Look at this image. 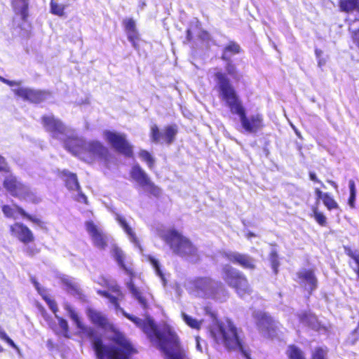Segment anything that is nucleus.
Listing matches in <instances>:
<instances>
[{
	"label": "nucleus",
	"mask_w": 359,
	"mask_h": 359,
	"mask_svg": "<svg viewBox=\"0 0 359 359\" xmlns=\"http://www.w3.org/2000/svg\"><path fill=\"white\" fill-rule=\"evenodd\" d=\"M0 171L8 172L9 168L5 161V158L0 155Z\"/></svg>",
	"instance_id": "51"
},
{
	"label": "nucleus",
	"mask_w": 359,
	"mask_h": 359,
	"mask_svg": "<svg viewBox=\"0 0 359 359\" xmlns=\"http://www.w3.org/2000/svg\"><path fill=\"white\" fill-rule=\"evenodd\" d=\"M269 259L273 272L275 273H277L278 271V267L280 264L278 253L276 251L271 252L269 255Z\"/></svg>",
	"instance_id": "41"
},
{
	"label": "nucleus",
	"mask_w": 359,
	"mask_h": 359,
	"mask_svg": "<svg viewBox=\"0 0 359 359\" xmlns=\"http://www.w3.org/2000/svg\"><path fill=\"white\" fill-rule=\"evenodd\" d=\"M4 188L13 196L25 199L34 203H39L41 199L35 192L27 186L18 181L17 178L10 175L4 181Z\"/></svg>",
	"instance_id": "8"
},
{
	"label": "nucleus",
	"mask_w": 359,
	"mask_h": 359,
	"mask_svg": "<svg viewBox=\"0 0 359 359\" xmlns=\"http://www.w3.org/2000/svg\"><path fill=\"white\" fill-rule=\"evenodd\" d=\"M312 215L311 216L313 217L315 221L321 226H327V218L323 215V212L318 210V205H313L311 207Z\"/></svg>",
	"instance_id": "31"
},
{
	"label": "nucleus",
	"mask_w": 359,
	"mask_h": 359,
	"mask_svg": "<svg viewBox=\"0 0 359 359\" xmlns=\"http://www.w3.org/2000/svg\"><path fill=\"white\" fill-rule=\"evenodd\" d=\"M87 315L90 321L95 325L106 329L109 325V321L106 316L100 311L94 309H88Z\"/></svg>",
	"instance_id": "21"
},
{
	"label": "nucleus",
	"mask_w": 359,
	"mask_h": 359,
	"mask_svg": "<svg viewBox=\"0 0 359 359\" xmlns=\"http://www.w3.org/2000/svg\"><path fill=\"white\" fill-rule=\"evenodd\" d=\"M357 341H358V339H356V338H355V339H352V340L349 342V344H350L351 345H355V344H356Z\"/></svg>",
	"instance_id": "60"
},
{
	"label": "nucleus",
	"mask_w": 359,
	"mask_h": 359,
	"mask_svg": "<svg viewBox=\"0 0 359 359\" xmlns=\"http://www.w3.org/2000/svg\"><path fill=\"white\" fill-rule=\"evenodd\" d=\"M326 62V60L323 57H319L318 58V66L319 67H322L323 65H325Z\"/></svg>",
	"instance_id": "56"
},
{
	"label": "nucleus",
	"mask_w": 359,
	"mask_h": 359,
	"mask_svg": "<svg viewBox=\"0 0 359 359\" xmlns=\"http://www.w3.org/2000/svg\"><path fill=\"white\" fill-rule=\"evenodd\" d=\"M212 279L208 277H198L194 280L196 288L203 290L210 285Z\"/></svg>",
	"instance_id": "35"
},
{
	"label": "nucleus",
	"mask_w": 359,
	"mask_h": 359,
	"mask_svg": "<svg viewBox=\"0 0 359 359\" xmlns=\"http://www.w3.org/2000/svg\"><path fill=\"white\" fill-rule=\"evenodd\" d=\"M18 208H20V207L11 208L9 205H4L2 207V211L6 217L15 218V212H19Z\"/></svg>",
	"instance_id": "43"
},
{
	"label": "nucleus",
	"mask_w": 359,
	"mask_h": 359,
	"mask_svg": "<svg viewBox=\"0 0 359 359\" xmlns=\"http://www.w3.org/2000/svg\"><path fill=\"white\" fill-rule=\"evenodd\" d=\"M116 220L118 222V224L120 225V226L123 229L124 232L128 236L130 241L135 245H138L139 244L138 238L136 236L135 231L128 224L126 219L123 216H121V215H116Z\"/></svg>",
	"instance_id": "23"
},
{
	"label": "nucleus",
	"mask_w": 359,
	"mask_h": 359,
	"mask_svg": "<svg viewBox=\"0 0 359 359\" xmlns=\"http://www.w3.org/2000/svg\"><path fill=\"white\" fill-rule=\"evenodd\" d=\"M299 321L307 326H309L313 320H316V316L309 312L304 311L298 315Z\"/></svg>",
	"instance_id": "38"
},
{
	"label": "nucleus",
	"mask_w": 359,
	"mask_h": 359,
	"mask_svg": "<svg viewBox=\"0 0 359 359\" xmlns=\"http://www.w3.org/2000/svg\"><path fill=\"white\" fill-rule=\"evenodd\" d=\"M224 61L226 62L225 69L227 74L230 76H232L233 77H236L238 71L236 65L232 62L231 60Z\"/></svg>",
	"instance_id": "42"
},
{
	"label": "nucleus",
	"mask_w": 359,
	"mask_h": 359,
	"mask_svg": "<svg viewBox=\"0 0 359 359\" xmlns=\"http://www.w3.org/2000/svg\"><path fill=\"white\" fill-rule=\"evenodd\" d=\"M128 288L131 292L133 296L138 301L142 309H147L149 308L148 297H152L149 292H144L139 288L135 287L132 281L128 283Z\"/></svg>",
	"instance_id": "20"
},
{
	"label": "nucleus",
	"mask_w": 359,
	"mask_h": 359,
	"mask_svg": "<svg viewBox=\"0 0 359 359\" xmlns=\"http://www.w3.org/2000/svg\"><path fill=\"white\" fill-rule=\"evenodd\" d=\"M163 239L175 255L182 258L198 257L195 245L177 230L170 229L165 234Z\"/></svg>",
	"instance_id": "5"
},
{
	"label": "nucleus",
	"mask_w": 359,
	"mask_h": 359,
	"mask_svg": "<svg viewBox=\"0 0 359 359\" xmlns=\"http://www.w3.org/2000/svg\"><path fill=\"white\" fill-rule=\"evenodd\" d=\"M65 309L69 313V317L75 323L77 327L86 333L93 341L94 349L98 359H112V347L104 345L102 341L94 336L93 329L82 324L78 314L68 304L65 305Z\"/></svg>",
	"instance_id": "7"
},
{
	"label": "nucleus",
	"mask_w": 359,
	"mask_h": 359,
	"mask_svg": "<svg viewBox=\"0 0 359 359\" xmlns=\"http://www.w3.org/2000/svg\"><path fill=\"white\" fill-rule=\"evenodd\" d=\"M344 250L346 255L353 259L357 264L358 267L355 272L357 275V277L359 278V253L357 251L353 250L349 247H345Z\"/></svg>",
	"instance_id": "39"
},
{
	"label": "nucleus",
	"mask_w": 359,
	"mask_h": 359,
	"mask_svg": "<svg viewBox=\"0 0 359 359\" xmlns=\"http://www.w3.org/2000/svg\"><path fill=\"white\" fill-rule=\"evenodd\" d=\"M350 196L348 199V203L351 208H355V201L356 197V189L355 184L353 180H350L348 182Z\"/></svg>",
	"instance_id": "37"
},
{
	"label": "nucleus",
	"mask_w": 359,
	"mask_h": 359,
	"mask_svg": "<svg viewBox=\"0 0 359 359\" xmlns=\"http://www.w3.org/2000/svg\"><path fill=\"white\" fill-rule=\"evenodd\" d=\"M224 257L229 262L241 266L242 268L254 270L256 268L255 260L247 254L237 252H225Z\"/></svg>",
	"instance_id": "15"
},
{
	"label": "nucleus",
	"mask_w": 359,
	"mask_h": 359,
	"mask_svg": "<svg viewBox=\"0 0 359 359\" xmlns=\"http://www.w3.org/2000/svg\"><path fill=\"white\" fill-rule=\"evenodd\" d=\"M314 193L316 194V203L314 205H318L319 204L320 200L323 201V198H324L325 195L327 194V192H323L319 188H315Z\"/></svg>",
	"instance_id": "48"
},
{
	"label": "nucleus",
	"mask_w": 359,
	"mask_h": 359,
	"mask_svg": "<svg viewBox=\"0 0 359 359\" xmlns=\"http://www.w3.org/2000/svg\"><path fill=\"white\" fill-rule=\"evenodd\" d=\"M127 22L131 23L133 22V21L132 20H129Z\"/></svg>",
	"instance_id": "63"
},
{
	"label": "nucleus",
	"mask_w": 359,
	"mask_h": 359,
	"mask_svg": "<svg viewBox=\"0 0 359 359\" xmlns=\"http://www.w3.org/2000/svg\"><path fill=\"white\" fill-rule=\"evenodd\" d=\"M4 340L6 341L7 343H8L13 348H14L15 349H16L17 351H19V348L17 346V345L13 342V341L11 339H10L8 337H7Z\"/></svg>",
	"instance_id": "54"
},
{
	"label": "nucleus",
	"mask_w": 359,
	"mask_h": 359,
	"mask_svg": "<svg viewBox=\"0 0 359 359\" xmlns=\"http://www.w3.org/2000/svg\"><path fill=\"white\" fill-rule=\"evenodd\" d=\"M113 302H114V306H116L118 304L117 299L114 297Z\"/></svg>",
	"instance_id": "61"
},
{
	"label": "nucleus",
	"mask_w": 359,
	"mask_h": 359,
	"mask_svg": "<svg viewBox=\"0 0 359 359\" xmlns=\"http://www.w3.org/2000/svg\"><path fill=\"white\" fill-rule=\"evenodd\" d=\"M241 332L231 321L217 323L210 328V335L215 343L223 345L229 351L238 350L246 359H252Z\"/></svg>",
	"instance_id": "4"
},
{
	"label": "nucleus",
	"mask_w": 359,
	"mask_h": 359,
	"mask_svg": "<svg viewBox=\"0 0 359 359\" xmlns=\"http://www.w3.org/2000/svg\"><path fill=\"white\" fill-rule=\"evenodd\" d=\"M349 32L353 42L359 48V27L353 29H349Z\"/></svg>",
	"instance_id": "47"
},
{
	"label": "nucleus",
	"mask_w": 359,
	"mask_h": 359,
	"mask_svg": "<svg viewBox=\"0 0 359 359\" xmlns=\"http://www.w3.org/2000/svg\"><path fill=\"white\" fill-rule=\"evenodd\" d=\"M315 54H316V56L317 58H319V57H322V55H323V50L318 49V48H316L315 49Z\"/></svg>",
	"instance_id": "57"
},
{
	"label": "nucleus",
	"mask_w": 359,
	"mask_h": 359,
	"mask_svg": "<svg viewBox=\"0 0 359 359\" xmlns=\"http://www.w3.org/2000/svg\"><path fill=\"white\" fill-rule=\"evenodd\" d=\"M85 226L93 245L100 249H104L107 245V238L102 227L93 221H87Z\"/></svg>",
	"instance_id": "12"
},
{
	"label": "nucleus",
	"mask_w": 359,
	"mask_h": 359,
	"mask_svg": "<svg viewBox=\"0 0 359 359\" xmlns=\"http://www.w3.org/2000/svg\"><path fill=\"white\" fill-rule=\"evenodd\" d=\"M311 359H327V348L318 346L312 351Z\"/></svg>",
	"instance_id": "36"
},
{
	"label": "nucleus",
	"mask_w": 359,
	"mask_h": 359,
	"mask_svg": "<svg viewBox=\"0 0 359 359\" xmlns=\"http://www.w3.org/2000/svg\"><path fill=\"white\" fill-rule=\"evenodd\" d=\"M113 291H114V292H117V291H118V290L116 287H114V286Z\"/></svg>",
	"instance_id": "62"
},
{
	"label": "nucleus",
	"mask_w": 359,
	"mask_h": 359,
	"mask_svg": "<svg viewBox=\"0 0 359 359\" xmlns=\"http://www.w3.org/2000/svg\"><path fill=\"white\" fill-rule=\"evenodd\" d=\"M32 283L38 291V292L41 295L43 299L46 302L50 309L55 313L57 311V306L54 300L51 299V298L48 296L47 291L43 287L40 286V284L35 280H32Z\"/></svg>",
	"instance_id": "27"
},
{
	"label": "nucleus",
	"mask_w": 359,
	"mask_h": 359,
	"mask_svg": "<svg viewBox=\"0 0 359 359\" xmlns=\"http://www.w3.org/2000/svg\"><path fill=\"white\" fill-rule=\"evenodd\" d=\"M241 48L239 44L233 41H231L224 48L221 55V59L222 60H229L231 55L238 54L241 53Z\"/></svg>",
	"instance_id": "26"
},
{
	"label": "nucleus",
	"mask_w": 359,
	"mask_h": 359,
	"mask_svg": "<svg viewBox=\"0 0 359 359\" xmlns=\"http://www.w3.org/2000/svg\"><path fill=\"white\" fill-rule=\"evenodd\" d=\"M13 90L16 95L22 98L24 100L34 103L40 102L48 96V94L46 92L27 88H18L17 89H13Z\"/></svg>",
	"instance_id": "18"
},
{
	"label": "nucleus",
	"mask_w": 359,
	"mask_h": 359,
	"mask_svg": "<svg viewBox=\"0 0 359 359\" xmlns=\"http://www.w3.org/2000/svg\"><path fill=\"white\" fill-rule=\"evenodd\" d=\"M198 32L197 36L199 41L198 46L204 50H208L210 48L211 45H215V43L212 38L210 33H208L205 30H202L199 29V27L196 25L194 27L191 29H188L187 30V40L188 41H191L193 40L192 32Z\"/></svg>",
	"instance_id": "17"
},
{
	"label": "nucleus",
	"mask_w": 359,
	"mask_h": 359,
	"mask_svg": "<svg viewBox=\"0 0 359 359\" xmlns=\"http://www.w3.org/2000/svg\"><path fill=\"white\" fill-rule=\"evenodd\" d=\"M51 11L53 14L62 15L63 14L64 6L52 1L50 4Z\"/></svg>",
	"instance_id": "45"
},
{
	"label": "nucleus",
	"mask_w": 359,
	"mask_h": 359,
	"mask_svg": "<svg viewBox=\"0 0 359 359\" xmlns=\"http://www.w3.org/2000/svg\"><path fill=\"white\" fill-rule=\"evenodd\" d=\"M219 83L220 98L225 102L231 112L237 114L244 130L249 133H257L264 127L263 115L259 113L247 116L245 107L236 91L224 73L215 74Z\"/></svg>",
	"instance_id": "3"
},
{
	"label": "nucleus",
	"mask_w": 359,
	"mask_h": 359,
	"mask_svg": "<svg viewBox=\"0 0 359 359\" xmlns=\"http://www.w3.org/2000/svg\"><path fill=\"white\" fill-rule=\"evenodd\" d=\"M286 355L288 359H306L302 350L294 344L288 345Z\"/></svg>",
	"instance_id": "29"
},
{
	"label": "nucleus",
	"mask_w": 359,
	"mask_h": 359,
	"mask_svg": "<svg viewBox=\"0 0 359 359\" xmlns=\"http://www.w3.org/2000/svg\"><path fill=\"white\" fill-rule=\"evenodd\" d=\"M10 229L12 235L24 243H29L34 241V238L32 231L22 223H15L11 226Z\"/></svg>",
	"instance_id": "19"
},
{
	"label": "nucleus",
	"mask_w": 359,
	"mask_h": 359,
	"mask_svg": "<svg viewBox=\"0 0 359 359\" xmlns=\"http://www.w3.org/2000/svg\"><path fill=\"white\" fill-rule=\"evenodd\" d=\"M177 133L176 125L166 126L161 132L159 127L154 123L150 127L149 137L151 141L154 144L170 145L175 141Z\"/></svg>",
	"instance_id": "11"
},
{
	"label": "nucleus",
	"mask_w": 359,
	"mask_h": 359,
	"mask_svg": "<svg viewBox=\"0 0 359 359\" xmlns=\"http://www.w3.org/2000/svg\"><path fill=\"white\" fill-rule=\"evenodd\" d=\"M18 1L14 3V9L16 13H20L22 20H26L27 15V0H19L20 6H17Z\"/></svg>",
	"instance_id": "34"
},
{
	"label": "nucleus",
	"mask_w": 359,
	"mask_h": 359,
	"mask_svg": "<svg viewBox=\"0 0 359 359\" xmlns=\"http://www.w3.org/2000/svg\"><path fill=\"white\" fill-rule=\"evenodd\" d=\"M183 320L190 327L196 330H200L201 327V322L197 319L192 318L187 314H183Z\"/></svg>",
	"instance_id": "40"
},
{
	"label": "nucleus",
	"mask_w": 359,
	"mask_h": 359,
	"mask_svg": "<svg viewBox=\"0 0 359 359\" xmlns=\"http://www.w3.org/2000/svg\"><path fill=\"white\" fill-rule=\"evenodd\" d=\"M19 213L21 214L23 217L27 218L29 220L32 222L33 223L41 226L42 224V222L39 218L34 217L33 216H31L30 215H28L25 212V210L22 208H18Z\"/></svg>",
	"instance_id": "46"
},
{
	"label": "nucleus",
	"mask_w": 359,
	"mask_h": 359,
	"mask_svg": "<svg viewBox=\"0 0 359 359\" xmlns=\"http://www.w3.org/2000/svg\"><path fill=\"white\" fill-rule=\"evenodd\" d=\"M104 137L109 144H112V133L111 131H105L104 133Z\"/></svg>",
	"instance_id": "53"
},
{
	"label": "nucleus",
	"mask_w": 359,
	"mask_h": 359,
	"mask_svg": "<svg viewBox=\"0 0 359 359\" xmlns=\"http://www.w3.org/2000/svg\"><path fill=\"white\" fill-rule=\"evenodd\" d=\"M59 280L62 287L69 293L78 294L79 292V287L76 282L72 278L62 275L59 277Z\"/></svg>",
	"instance_id": "24"
},
{
	"label": "nucleus",
	"mask_w": 359,
	"mask_h": 359,
	"mask_svg": "<svg viewBox=\"0 0 359 359\" xmlns=\"http://www.w3.org/2000/svg\"><path fill=\"white\" fill-rule=\"evenodd\" d=\"M327 182L328 184H330L334 189L337 188V183L334 181L328 180Z\"/></svg>",
	"instance_id": "59"
},
{
	"label": "nucleus",
	"mask_w": 359,
	"mask_h": 359,
	"mask_svg": "<svg viewBox=\"0 0 359 359\" xmlns=\"http://www.w3.org/2000/svg\"><path fill=\"white\" fill-rule=\"evenodd\" d=\"M0 351H2V347L1 345H0Z\"/></svg>",
	"instance_id": "64"
},
{
	"label": "nucleus",
	"mask_w": 359,
	"mask_h": 359,
	"mask_svg": "<svg viewBox=\"0 0 359 359\" xmlns=\"http://www.w3.org/2000/svg\"><path fill=\"white\" fill-rule=\"evenodd\" d=\"M327 182L328 184H330L334 189L337 188V183L334 181L328 180Z\"/></svg>",
	"instance_id": "58"
},
{
	"label": "nucleus",
	"mask_w": 359,
	"mask_h": 359,
	"mask_svg": "<svg viewBox=\"0 0 359 359\" xmlns=\"http://www.w3.org/2000/svg\"><path fill=\"white\" fill-rule=\"evenodd\" d=\"M297 281L307 287L309 294L312 292L318 287V278L316 276L315 271L312 269H304L296 273Z\"/></svg>",
	"instance_id": "14"
},
{
	"label": "nucleus",
	"mask_w": 359,
	"mask_h": 359,
	"mask_svg": "<svg viewBox=\"0 0 359 359\" xmlns=\"http://www.w3.org/2000/svg\"><path fill=\"white\" fill-rule=\"evenodd\" d=\"M309 179L310 180H311L312 182H315V183H318V184H320L321 185L322 187H325V185L323 184V183L322 182V181H320L316 174L314 172H309Z\"/></svg>",
	"instance_id": "50"
},
{
	"label": "nucleus",
	"mask_w": 359,
	"mask_h": 359,
	"mask_svg": "<svg viewBox=\"0 0 359 359\" xmlns=\"http://www.w3.org/2000/svg\"><path fill=\"white\" fill-rule=\"evenodd\" d=\"M98 292L100 294H102V296H104V297H107V299H109V300L110 302L112 300V297H111L109 291L104 290V291H99Z\"/></svg>",
	"instance_id": "55"
},
{
	"label": "nucleus",
	"mask_w": 359,
	"mask_h": 359,
	"mask_svg": "<svg viewBox=\"0 0 359 359\" xmlns=\"http://www.w3.org/2000/svg\"><path fill=\"white\" fill-rule=\"evenodd\" d=\"M323 205L326 207V208L331 211L332 210H337L339 208L338 203L335 201L333 196L327 193L325 195L324 198L322 201Z\"/></svg>",
	"instance_id": "33"
},
{
	"label": "nucleus",
	"mask_w": 359,
	"mask_h": 359,
	"mask_svg": "<svg viewBox=\"0 0 359 359\" xmlns=\"http://www.w3.org/2000/svg\"><path fill=\"white\" fill-rule=\"evenodd\" d=\"M42 125L47 132L54 137L65 142L66 148L74 155L88 152L104 161H107L108 150L100 142H86L78 137L73 130L65 126L59 119L53 115L43 116Z\"/></svg>",
	"instance_id": "1"
},
{
	"label": "nucleus",
	"mask_w": 359,
	"mask_h": 359,
	"mask_svg": "<svg viewBox=\"0 0 359 359\" xmlns=\"http://www.w3.org/2000/svg\"><path fill=\"white\" fill-rule=\"evenodd\" d=\"M139 157L145 162L149 168L152 169L154 167L155 159L147 150L141 149L138 153Z\"/></svg>",
	"instance_id": "32"
},
{
	"label": "nucleus",
	"mask_w": 359,
	"mask_h": 359,
	"mask_svg": "<svg viewBox=\"0 0 359 359\" xmlns=\"http://www.w3.org/2000/svg\"><path fill=\"white\" fill-rule=\"evenodd\" d=\"M151 264H152V266L154 267V269H156V273L161 276H163V273L160 269V266H159V264H158V262L154 257H149V258Z\"/></svg>",
	"instance_id": "49"
},
{
	"label": "nucleus",
	"mask_w": 359,
	"mask_h": 359,
	"mask_svg": "<svg viewBox=\"0 0 359 359\" xmlns=\"http://www.w3.org/2000/svg\"><path fill=\"white\" fill-rule=\"evenodd\" d=\"M114 258L118 266L130 278L135 276L133 262L130 257L120 248L114 247Z\"/></svg>",
	"instance_id": "16"
},
{
	"label": "nucleus",
	"mask_w": 359,
	"mask_h": 359,
	"mask_svg": "<svg viewBox=\"0 0 359 359\" xmlns=\"http://www.w3.org/2000/svg\"><path fill=\"white\" fill-rule=\"evenodd\" d=\"M66 186L69 189L78 191L79 197L77 200L80 202L87 203L86 196L80 192V187L78 183L76 176L74 174H69L65 180Z\"/></svg>",
	"instance_id": "25"
},
{
	"label": "nucleus",
	"mask_w": 359,
	"mask_h": 359,
	"mask_svg": "<svg viewBox=\"0 0 359 359\" xmlns=\"http://www.w3.org/2000/svg\"><path fill=\"white\" fill-rule=\"evenodd\" d=\"M339 6L342 11L348 13L356 10L359 13V0H340Z\"/></svg>",
	"instance_id": "30"
},
{
	"label": "nucleus",
	"mask_w": 359,
	"mask_h": 359,
	"mask_svg": "<svg viewBox=\"0 0 359 359\" xmlns=\"http://www.w3.org/2000/svg\"><path fill=\"white\" fill-rule=\"evenodd\" d=\"M114 150L125 158H132L134 157L133 146L124 134L114 133Z\"/></svg>",
	"instance_id": "13"
},
{
	"label": "nucleus",
	"mask_w": 359,
	"mask_h": 359,
	"mask_svg": "<svg viewBox=\"0 0 359 359\" xmlns=\"http://www.w3.org/2000/svg\"><path fill=\"white\" fill-rule=\"evenodd\" d=\"M257 324L264 327L266 331L270 333L272 330L275 332L276 327L272 318L266 312H259L255 315Z\"/></svg>",
	"instance_id": "22"
},
{
	"label": "nucleus",
	"mask_w": 359,
	"mask_h": 359,
	"mask_svg": "<svg viewBox=\"0 0 359 359\" xmlns=\"http://www.w3.org/2000/svg\"><path fill=\"white\" fill-rule=\"evenodd\" d=\"M130 176L140 187L144 188L149 195L156 198L161 196V188L151 181L147 172L138 163L132 166L130 170Z\"/></svg>",
	"instance_id": "10"
},
{
	"label": "nucleus",
	"mask_w": 359,
	"mask_h": 359,
	"mask_svg": "<svg viewBox=\"0 0 359 359\" xmlns=\"http://www.w3.org/2000/svg\"><path fill=\"white\" fill-rule=\"evenodd\" d=\"M137 350L126 334L114 328V359H131Z\"/></svg>",
	"instance_id": "9"
},
{
	"label": "nucleus",
	"mask_w": 359,
	"mask_h": 359,
	"mask_svg": "<svg viewBox=\"0 0 359 359\" xmlns=\"http://www.w3.org/2000/svg\"><path fill=\"white\" fill-rule=\"evenodd\" d=\"M0 81H2L4 83L8 84L10 86H20L21 82H16L13 81H9L8 79H6L1 76H0Z\"/></svg>",
	"instance_id": "52"
},
{
	"label": "nucleus",
	"mask_w": 359,
	"mask_h": 359,
	"mask_svg": "<svg viewBox=\"0 0 359 359\" xmlns=\"http://www.w3.org/2000/svg\"><path fill=\"white\" fill-rule=\"evenodd\" d=\"M126 30L129 41L133 43L135 48H137L140 37L135 28V24H126Z\"/></svg>",
	"instance_id": "28"
},
{
	"label": "nucleus",
	"mask_w": 359,
	"mask_h": 359,
	"mask_svg": "<svg viewBox=\"0 0 359 359\" xmlns=\"http://www.w3.org/2000/svg\"><path fill=\"white\" fill-rule=\"evenodd\" d=\"M222 278L227 285L233 288L240 297L250 295L252 289L247 277L240 271L226 264L222 269Z\"/></svg>",
	"instance_id": "6"
},
{
	"label": "nucleus",
	"mask_w": 359,
	"mask_h": 359,
	"mask_svg": "<svg viewBox=\"0 0 359 359\" xmlns=\"http://www.w3.org/2000/svg\"><path fill=\"white\" fill-rule=\"evenodd\" d=\"M55 317L58 320V323H59V326L61 329L62 334L65 337H69V335H68L69 326H68L67 322L65 320H64L63 318L57 316V315H55Z\"/></svg>",
	"instance_id": "44"
},
{
	"label": "nucleus",
	"mask_w": 359,
	"mask_h": 359,
	"mask_svg": "<svg viewBox=\"0 0 359 359\" xmlns=\"http://www.w3.org/2000/svg\"><path fill=\"white\" fill-rule=\"evenodd\" d=\"M126 316L142 330L150 341L157 343L158 348L165 353L167 359L186 358V353L181 346L180 338L171 328L160 331L150 317L142 320L130 314H126Z\"/></svg>",
	"instance_id": "2"
}]
</instances>
